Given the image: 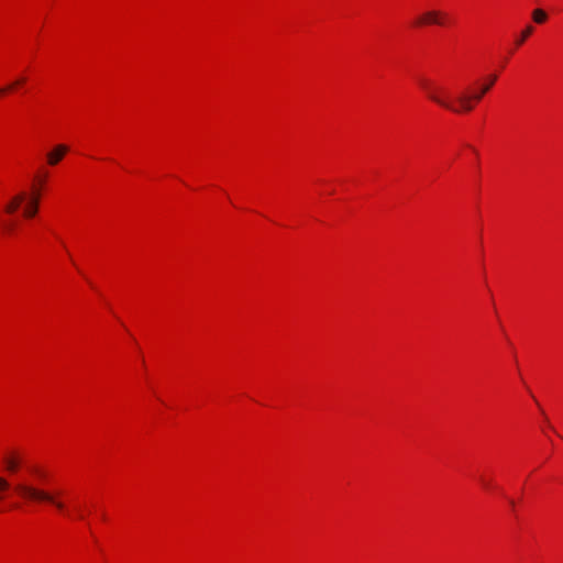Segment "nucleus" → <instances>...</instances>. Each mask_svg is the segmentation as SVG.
I'll list each match as a JSON object with an SVG mask.
<instances>
[{"mask_svg":"<svg viewBox=\"0 0 563 563\" xmlns=\"http://www.w3.org/2000/svg\"><path fill=\"white\" fill-rule=\"evenodd\" d=\"M422 88L426 90L428 98L439 104L440 107L452 111L453 113L471 112L473 104L471 103V97L460 95L456 98V102H452L442 96V89L433 86L429 80L421 81Z\"/></svg>","mask_w":563,"mask_h":563,"instance_id":"obj_1","label":"nucleus"},{"mask_svg":"<svg viewBox=\"0 0 563 563\" xmlns=\"http://www.w3.org/2000/svg\"><path fill=\"white\" fill-rule=\"evenodd\" d=\"M15 490L26 500L49 504L54 506L59 512H66V505L58 498L57 494L25 483H19L15 486Z\"/></svg>","mask_w":563,"mask_h":563,"instance_id":"obj_2","label":"nucleus"},{"mask_svg":"<svg viewBox=\"0 0 563 563\" xmlns=\"http://www.w3.org/2000/svg\"><path fill=\"white\" fill-rule=\"evenodd\" d=\"M442 25L441 21V11L439 10H430L423 12L420 16H418L415 21L416 26H424V25Z\"/></svg>","mask_w":563,"mask_h":563,"instance_id":"obj_3","label":"nucleus"},{"mask_svg":"<svg viewBox=\"0 0 563 563\" xmlns=\"http://www.w3.org/2000/svg\"><path fill=\"white\" fill-rule=\"evenodd\" d=\"M68 152V146L64 144L56 145L51 152L46 154L47 163L52 166L57 165Z\"/></svg>","mask_w":563,"mask_h":563,"instance_id":"obj_4","label":"nucleus"},{"mask_svg":"<svg viewBox=\"0 0 563 563\" xmlns=\"http://www.w3.org/2000/svg\"><path fill=\"white\" fill-rule=\"evenodd\" d=\"M38 206H40V192H35L27 200V202L23 209V216L27 219L35 217L36 213L38 212Z\"/></svg>","mask_w":563,"mask_h":563,"instance_id":"obj_5","label":"nucleus"},{"mask_svg":"<svg viewBox=\"0 0 563 563\" xmlns=\"http://www.w3.org/2000/svg\"><path fill=\"white\" fill-rule=\"evenodd\" d=\"M497 80V75H492L487 84L483 85L481 90L474 95L464 93L466 97H471V103L474 106V102L481 101L482 98L490 90L494 84Z\"/></svg>","mask_w":563,"mask_h":563,"instance_id":"obj_6","label":"nucleus"},{"mask_svg":"<svg viewBox=\"0 0 563 563\" xmlns=\"http://www.w3.org/2000/svg\"><path fill=\"white\" fill-rule=\"evenodd\" d=\"M25 199V194L21 192L16 196H14L4 207V212L9 214H13L19 207L21 206L22 201Z\"/></svg>","mask_w":563,"mask_h":563,"instance_id":"obj_7","label":"nucleus"},{"mask_svg":"<svg viewBox=\"0 0 563 563\" xmlns=\"http://www.w3.org/2000/svg\"><path fill=\"white\" fill-rule=\"evenodd\" d=\"M3 464L8 472L15 473L20 467V460L14 455H5L3 457Z\"/></svg>","mask_w":563,"mask_h":563,"instance_id":"obj_8","label":"nucleus"},{"mask_svg":"<svg viewBox=\"0 0 563 563\" xmlns=\"http://www.w3.org/2000/svg\"><path fill=\"white\" fill-rule=\"evenodd\" d=\"M532 19L536 23H543L548 19V14L542 9H536L532 12Z\"/></svg>","mask_w":563,"mask_h":563,"instance_id":"obj_9","label":"nucleus"},{"mask_svg":"<svg viewBox=\"0 0 563 563\" xmlns=\"http://www.w3.org/2000/svg\"><path fill=\"white\" fill-rule=\"evenodd\" d=\"M533 26L527 25L526 29L522 31L520 37L516 41V44L519 46L523 44V42L532 34Z\"/></svg>","mask_w":563,"mask_h":563,"instance_id":"obj_10","label":"nucleus"},{"mask_svg":"<svg viewBox=\"0 0 563 563\" xmlns=\"http://www.w3.org/2000/svg\"><path fill=\"white\" fill-rule=\"evenodd\" d=\"M24 82H25V78H19V79H16L14 82H12L11 85H9L8 87H3V88H1V89H0V93H5V92H8V91L12 90L13 88H15V87H18V86H20V85L24 84Z\"/></svg>","mask_w":563,"mask_h":563,"instance_id":"obj_11","label":"nucleus"},{"mask_svg":"<svg viewBox=\"0 0 563 563\" xmlns=\"http://www.w3.org/2000/svg\"><path fill=\"white\" fill-rule=\"evenodd\" d=\"M446 19H448V14L441 11V21H442V25H444V24H445Z\"/></svg>","mask_w":563,"mask_h":563,"instance_id":"obj_12","label":"nucleus"},{"mask_svg":"<svg viewBox=\"0 0 563 563\" xmlns=\"http://www.w3.org/2000/svg\"><path fill=\"white\" fill-rule=\"evenodd\" d=\"M482 483H483V485H484L485 487H488V486H489V482H486V481H484V479H483V481H482Z\"/></svg>","mask_w":563,"mask_h":563,"instance_id":"obj_13","label":"nucleus"},{"mask_svg":"<svg viewBox=\"0 0 563 563\" xmlns=\"http://www.w3.org/2000/svg\"><path fill=\"white\" fill-rule=\"evenodd\" d=\"M509 503H510V506H512V507L515 506V501L512 499H510Z\"/></svg>","mask_w":563,"mask_h":563,"instance_id":"obj_14","label":"nucleus"},{"mask_svg":"<svg viewBox=\"0 0 563 563\" xmlns=\"http://www.w3.org/2000/svg\"><path fill=\"white\" fill-rule=\"evenodd\" d=\"M78 518H79V519H82V518H84V516H82L81 514H78Z\"/></svg>","mask_w":563,"mask_h":563,"instance_id":"obj_15","label":"nucleus"}]
</instances>
